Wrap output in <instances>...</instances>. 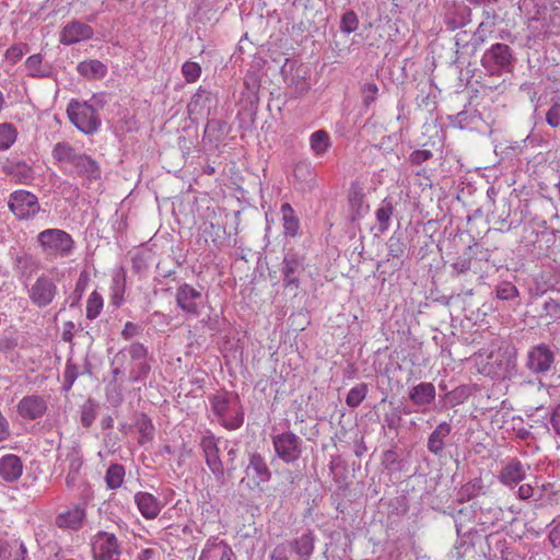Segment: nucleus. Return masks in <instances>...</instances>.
<instances>
[{
  "label": "nucleus",
  "mask_w": 560,
  "mask_h": 560,
  "mask_svg": "<svg viewBox=\"0 0 560 560\" xmlns=\"http://www.w3.org/2000/svg\"><path fill=\"white\" fill-rule=\"evenodd\" d=\"M517 58L513 49L503 43L491 45L481 57V67L489 75L501 77L514 71Z\"/></svg>",
  "instance_id": "obj_1"
},
{
  "label": "nucleus",
  "mask_w": 560,
  "mask_h": 560,
  "mask_svg": "<svg viewBox=\"0 0 560 560\" xmlns=\"http://www.w3.org/2000/svg\"><path fill=\"white\" fill-rule=\"evenodd\" d=\"M212 411L220 423L229 429L236 430L244 422V413L237 394H218L210 398Z\"/></svg>",
  "instance_id": "obj_2"
},
{
  "label": "nucleus",
  "mask_w": 560,
  "mask_h": 560,
  "mask_svg": "<svg viewBox=\"0 0 560 560\" xmlns=\"http://www.w3.org/2000/svg\"><path fill=\"white\" fill-rule=\"evenodd\" d=\"M483 371L494 380L511 378L516 373L515 347L506 345L492 350L487 357Z\"/></svg>",
  "instance_id": "obj_3"
},
{
  "label": "nucleus",
  "mask_w": 560,
  "mask_h": 560,
  "mask_svg": "<svg viewBox=\"0 0 560 560\" xmlns=\"http://www.w3.org/2000/svg\"><path fill=\"white\" fill-rule=\"evenodd\" d=\"M70 121L83 133L92 135L101 126L100 116L94 106L88 102L71 100L67 107Z\"/></svg>",
  "instance_id": "obj_4"
},
{
  "label": "nucleus",
  "mask_w": 560,
  "mask_h": 560,
  "mask_svg": "<svg viewBox=\"0 0 560 560\" xmlns=\"http://www.w3.org/2000/svg\"><path fill=\"white\" fill-rule=\"evenodd\" d=\"M276 456L287 465L295 464L303 453V440L292 431L271 435Z\"/></svg>",
  "instance_id": "obj_5"
},
{
  "label": "nucleus",
  "mask_w": 560,
  "mask_h": 560,
  "mask_svg": "<svg viewBox=\"0 0 560 560\" xmlns=\"http://www.w3.org/2000/svg\"><path fill=\"white\" fill-rule=\"evenodd\" d=\"M43 250L50 255L67 256L73 248V240L69 233L59 229H47L37 235Z\"/></svg>",
  "instance_id": "obj_6"
},
{
  "label": "nucleus",
  "mask_w": 560,
  "mask_h": 560,
  "mask_svg": "<svg viewBox=\"0 0 560 560\" xmlns=\"http://www.w3.org/2000/svg\"><path fill=\"white\" fill-rule=\"evenodd\" d=\"M245 477L242 478L241 485L249 490L260 489L262 483L270 481L272 472L260 453H252L249 460L244 469Z\"/></svg>",
  "instance_id": "obj_7"
},
{
  "label": "nucleus",
  "mask_w": 560,
  "mask_h": 560,
  "mask_svg": "<svg viewBox=\"0 0 560 560\" xmlns=\"http://www.w3.org/2000/svg\"><path fill=\"white\" fill-rule=\"evenodd\" d=\"M9 208L19 220L34 218L40 210L37 197L27 190H16L11 194Z\"/></svg>",
  "instance_id": "obj_8"
},
{
  "label": "nucleus",
  "mask_w": 560,
  "mask_h": 560,
  "mask_svg": "<svg viewBox=\"0 0 560 560\" xmlns=\"http://www.w3.org/2000/svg\"><path fill=\"white\" fill-rule=\"evenodd\" d=\"M555 364V353L546 343H539L527 352L525 366L537 375H545L551 371Z\"/></svg>",
  "instance_id": "obj_9"
},
{
  "label": "nucleus",
  "mask_w": 560,
  "mask_h": 560,
  "mask_svg": "<svg viewBox=\"0 0 560 560\" xmlns=\"http://www.w3.org/2000/svg\"><path fill=\"white\" fill-rule=\"evenodd\" d=\"M218 439L209 433L202 436L200 447L203 453L205 462L210 471L213 474L217 481L224 483V467L220 457V450L218 446Z\"/></svg>",
  "instance_id": "obj_10"
},
{
  "label": "nucleus",
  "mask_w": 560,
  "mask_h": 560,
  "mask_svg": "<svg viewBox=\"0 0 560 560\" xmlns=\"http://www.w3.org/2000/svg\"><path fill=\"white\" fill-rule=\"evenodd\" d=\"M92 552L94 560H118L121 550L114 534L101 530L92 539Z\"/></svg>",
  "instance_id": "obj_11"
},
{
  "label": "nucleus",
  "mask_w": 560,
  "mask_h": 560,
  "mask_svg": "<svg viewBox=\"0 0 560 560\" xmlns=\"http://www.w3.org/2000/svg\"><path fill=\"white\" fill-rule=\"evenodd\" d=\"M57 293L55 281L46 275H42L30 288L28 298L35 306L43 308L51 304Z\"/></svg>",
  "instance_id": "obj_12"
},
{
  "label": "nucleus",
  "mask_w": 560,
  "mask_h": 560,
  "mask_svg": "<svg viewBox=\"0 0 560 560\" xmlns=\"http://www.w3.org/2000/svg\"><path fill=\"white\" fill-rule=\"evenodd\" d=\"M176 304L185 313L198 316L202 304V293L188 283L178 287Z\"/></svg>",
  "instance_id": "obj_13"
},
{
  "label": "nucleus",
  "mask_w": 560,
  "mask_h": 560,
  "mask_svg": "<svg viewBox=\"0 0 560 560\" xmlns=\"http://www.w3.org/2000/svg\"><path fill=\"white\" fill-rule=\"evenodd\" d=\"M283 284L285 288L298 290L300 275L304 271V260L296 253L289 250L282 261Z\"/></svg>",
  "instance_id": "obj_14"
},
{
  "label": "nucleus",
  "mask_w": 560,
  "mask_h": 560,
  "mask_svg": "<svg viewBox=\"0 0 560 560\" xmlns=\"http://www.w3.org/2000/svg\"><path fill=\"white\" fill-rule=\"evenodd\" d=\"M217 102L215 95L210 90L199 86L187 105L189 117L197 119L205 114L209 116L212 106H215Z\"/></svg>",
  "instance_id": "obj_15"
},
{
  "label": "nucleus",
  "mask_w": 560,
  "mask_h": 560,
  "mask_svg": "<svg viewBox=\"0 0 560 560\" xmlns=\"http://www.w3.org/2000/svg\"><path fill=\"white\" fill-rule=\"evenodd\" d=\"M529 468V465L518 458H512L502 466L498 479L502 485L513 488L526 478Z\"/></svg>",
  "instance_id": "obj_16"
},
{
  "label": "nucleus",
  "mask_w": 560,
  "mask_h": 560,
  "mask_svg": "<svg viewBox=\"0 0 560 560\" xmlns=\"http://www.w3.org/2000/svg\"><path fill=\"white\" fill-rule=\"evenodd\" d=\"M68 172L70 175L90 183L101 179L102 176L98 162L86 153H82L75 165Z\"/></svg>",
  "instance_id": "obj_17"
},
{
  "label": "nucleus",
  "mask_w": 560,
  "mask_h": 560,
  "mask_svg": "<svg viewBox=\"0 0 560 560\" xmlns=\"http://www.w3.org/2000/svg\"><path fill=\"white\" fill-rule=\"evenodd\" d=\"M47 411V401L38 395L23 397L18 404L19 415L27 420L42 418Z\"/></svg>",
  "instance_id": "obj_18"
},
{
  "label": "nucleus",
  "mask_w": 560,
  "mask_h": 560,
  "mask_svg": "<svg viewBox=\"0 0 560 560\" xmlns=\"http://www.w3.org/2000/svg\"><path fill=\"white\" fill-rule=\"evenodd\" d=\"M435 396V386L431 382H421L412 386L408 392V398L411 404L422 410H425L428 406L434 402Z\"/></svg>",
  "instance_id": "obj_19"
},
{
  "label": "nucleus",
  "mask_w": 560,
  "mask_h": 560,
  "mask_svg": "<svg viewBox=\"0 0 560 560\" xmlns=\"http://www.w3.org/2000/svg\"><path fill=\"white\" fill-rule=\"evenodd\" d=\"M93 28L80 21L68 23L60 33V43L63 45H72L93 36Z\"/></svg>",
  "instance_id": "obj_20"
},
{
  "label": "nucleus",
  "mask_w": 560,
  "mask_h": 560,
  "mask_svg": "<svg viewBox=\"0 0 560 560\" xmlns=\"http://www.w3.org/2000/svg\"><path fill=\"white\" fill-rule=\"evenodd\" d=\"M471 22V9L465 3L453 4L444 14V23L450 31L462 28Z\"/></svg>",
  "instance_id": "obj_21"
},
{
  "label": "nucleus",
  "mask_w": 560,
  "mask_h": 560,
  "mask_svg": "<svg viewBox=\"0 0 560 560\" xmlns=\"http://www.w3.org/2000/svg\"><path fill=\"white\" fill-rule=\"evenodd\" d=\"M452 432V424L443 421L430 433L427 442L428 451L434 456L441 457L446 447V440Z\"/></svg>",
  "instance_id": "obj_22"
},
{
  "label": "nucleus",
  "mask_w": 560,
  "mask_h": 560,
  "mask_svg": "<svg viewBox=\"0 0 560 560\" xmlns=\"http://www.w3.org/2000/svg\"><path fill=\"white\" fill-rule=\"evenodd\" d=\"M83 152L78 151L67 141L57 142L51 151L54 160H56L65 170L66 166L72 168Z\"/></svg>",
  "instance_id": "obj_23"
},
{
  "label": "nucleus",
  "mask_w": 560,
  "mask_h": 560,
  "mask_svg": "<svg viewBox=\"0 0 560 560\" xmlns=\"http://www.w3.org/2000/svg\"><path fill=\"white\" fill-rule=\"evenodd\" d=\"M135 502L141 515L147 520H154L162 510L161 502L149 492L140 491L136 493Z\"/></svg>",
  "instance_id": "obj_24"
},
{
  "label": "nucleus",
  "mask_w": 560,
  "mask_h": 560,
  "mask_svg": "<svg viewBox=\"0 0 560 560\" xmlns=\"http://www.w3.org/2000/svg\"><path fill=\"white\" fill-rule=\"evenodd\" d=\"M23 472V464L19 456L8 454L0 458V477L5 482L16 481Z\"/></svg>",
  "instance_id": "obj_25"
},
{
  "label": "nucleus",
  "mask_w": 560,
  "mask_h": 560,
  "mask_svg": "<svg viewBox=\"0 0 560 560\" xmlns=\"http://www.w3.org/2000/svg\"><path fill=\"white\" fill-rule=\"evenodd\" d=\"M84 520H85V510L83 508L75 506L74 509H72L70 511L60 513L56 517V524L60 528L78 530L83 526Z\"/></svg>",
  "instance_id": "obj_26"
},
{
  "label": "nucleus",
  "mask_w": 560,
  "mask_h": 560,
  "mask_svg": "<svg viewBox=\"0 0 560 560\" xmlns=\"http://www.w3.org/2000/svg\"><path fill=\"white\" fill-rule=\"evenodd\" d=\"M27 549L24 542L0 541V560H26Z\"/></svg>",
  "instance_id": "obj_27"
},
{
  "label": "nucleus",
  "mask_w": 560,
  "mask_h": 560,
  "mask_svg": "<svg viewBox=\"0 0 560 560\" xmlns=\"http://www.w3.org/2000/svg\"><path fill=\"white\" fill-rule=\"evenodd\" d=\"M350 219L352 222L362 219L369 210L361 189H352L349 194Z\"/></svg>",
  "instance_id": "obj_28"
},
{
  "label": "nucleus",
  "mask_w": 560,
  "mask_h": 560,
  "mask_svg": "<svg viewBox=\"0 0 560 560\" xmlns=\"http://www.w3.org/2000/svg\"><path fill=\"white\" fill-rule=\"evenodd\" d=\"M283 231L285 236L295 237L300 231V220L292 206L284 202L281 206Z\"/></svg>",
  "instance_id": "obj_29"
},
{
  "label": "nucleus",
  "mask_w": 560,
  "mask_h": 560,
  "mask_svg": "<svg viewBox=\"0 0 560 560\" xmlns=\"http://www.w3.org/2000/svg\"><path fill=\"white\" fill-rule=\"evenodd\" d=\"M77 70L82 77L88 79H102L107 73V67L96 59L80 62Z\"/></svg>",
  "instance_id": "obj_30"
},
{
  "label": "nucleus",
  "mask_w": 560,
  "mask_h": 560,
  "mask_svg": "<svg viewBox=\"0 0 560 560\" xmlns=\"http://www.w3.org/2000/svg\"><path fill=\"white\" fill-rule=\"evenodd\" d=\"M66 460L68 462V472L66 476V485L69 489H73L79 481L80 470L83 465V460L77 452H70L67 455Z\"/></svg>",
  "instance_id": "obj_31"
},
{
  "label": "nucleus",
  "mask_w": 560,
  "mask_h": 560,
  "mask_svg": "<svg viewBox=\"0 0 560 560\" xmlns=\"http://www.w3.org/2000/svg\"><path fill=\"white\" fill-rule=\"evenodd\" d=\"M306 72L302 68H298L295 73L288 82V88L293 97L298 98L306 94L310 89V82L306 79Z\"/></svg>",
  "instance_id": "obj_32"
},
{
  "label": "nucleus",
  "mask_w": 560,
  "mask_h": 560,
  "mask_svg": "<svg viewBox=\"0 0 560 560\" xmlns=\"http://www.w3.org/2000/svg\"><path fill=\"white\" fill-rule=\"evenodd\" d=\"M483 482L481 478H474L463 485L457 493V501L460 503L470 501L471 499L483 493Z\"/></svg>",
  "instance_id": "obj_33"
},
{
  "label": "nucleus",
  "mask_w": 560,
  "mask_h": 560,
  "mask_svg": "<svg viewBox=\"0 0 560 560\" xmlns=\"http://www.w3.org/2000/svg\"><path fill=\"white\" fill-rule=\"evenodd\" d=\"M291 547L299 557L307 559L314 550V535L311 532L302 534L291 542Z\"/></svg>",
  "instance_id": "obj_34"
},
{
  "label": "nucleus",
  "mask_w": 560,
  "mask_h": 560,
  "mask_svg": "<svg viewBox=\"0 0 560 560\" xmlns=\"http://www.w3.org/2000/svg\"><path fill=\"white\" fill-rule=\"evenodd\" d=\"M5 172L21 184H28L34 178L32 167L24 162L11 163L7 165Z\"/></svg>",
  "instance_id": "obj_35"
},
{
  "label": "nucleus",
  "mask_w": 560,
  "mask_h": 560,
  "mask_svg": "<svg viewBox=\"0 0 560 560\" xmlns=\"http://www.w3.org/2000/svg\"><path fill=\"white\" fill-rule=\"evenodd\" d=\"M310 144L315 155H323L331 145L329 133L324 129L313 132Z\"/></svg>",
  "instance_id": "obj_36"
},
{
  "label": "nucleus",
  "mask_w": 560,
  "mask_h": 560,
  "mask_svg": "<svg viewBox=\"0 0 560 560\" xmlns=\"http://www.w3.org/2000/svg\"><path fill=\"white\" fill-rule=\"evenodd\" d=\"M394 213V206L387 198L382 201L381 207L376 210L375 217L378 223L377 230L380 233H384L388 230L390 218Z\"/></svg>",
  "instance_id": "obj_37"
},
{
  "label": "nucleus",
  "mask_w": 560,
  "mask_h": 560,
  "mask_svg": "<svg viewBox=\"0 0 560 560\" xmlns=\"http://www.w3.org/2000/svg\"><path fill=\"white\" fill-rule=\"evenodd\" d=\"M135 427L140 433L139 444H144L153 439L154 425L145 413H140L137 417Z\"/></svg>",
  "instance_id": "obj_38"
},
{
  "label": "nucleus",
  "mask_w": 560,
  "mask_h": 560,
  "mask_svg": "<svg viewBox=\"0 0 560 560\" xmlns=\"http://www.w3.org/2000/svg\"><path fill=\"white\" fill-rule=\"evenodd\" d=\"M125 467L120 464H112L107 468L105 481L109 489L114 490L121 486L125 478Z\"/></svg>",
  "instance_id": "obj_39"
},
{
  "label": "nucleus",
  "mask_w": 560,
  "mask_h": 560,
  "mask_svg": "<svg viewBox=\"0 0 560 560\" xmlns=\"http://www.w3.org/2000/svg\"><path fill=\"white\" fill-rule=\"evenodd\" d=\"M25 68L31 77L46 78L49 75V71L43 67L40 54L30 56L25 61Z\"/></svg>",
  "instance_id": "obj_40"
},
{
  "label": "nucleus",
  "mask_w": 560,
  "mask_h": 560,
  "mask_svg": "<svg viewBox=\"0 0 560 560\" xmlns=\"http://www.w3.org/2000/svg\"><path fill=\"white\" fill-rule=\"evenodd\" d=\"M226 133V122L221 119H209L205 128V137L210 141H219Z\"/></svg>",
  "instance_id": "obj_41"
},
{
  "label": "nucleus",
  "mask_w": 560,
  "mask_h": 560,
  "mask_svg": "<svg viewBox=\"0 0 560 560\" xmlns=\"http://www.w3.org/2000/svg\"><path fill=\"white\" fill-rule=\"evenodd\" d=\"M293 177L296 182L310 185L314 182L315 175L310 162L301 161L293 168Z\"/></svg>",
  "instance_id": "obj_42"
},
{
  "label": "nucleus",
  "mask_w": 560,
  "mask_h": 560,
  "mask_svg": "<svg viewBox=\"0 0 560 560\" xmlns=\"http://www.w3.org/2000/svg\"><path fill=\"white\" fill-rule=\"evenodd\" d=\"M98 410V404L93 399L89 398L81 406V417L80 421L84 428H90L94 422Z\"/></svg>",
  "instance_id": "obj_43"
},
{
  "label": "nucleus",
  "mask_w": 560,
  "mask_h": 560,
  "mask_svg": "<svg viewBox=\"0 0 560 560\" xmlns=\"http://www.w3.org/2000/svg\"><path fill=\"white\" fill-rule=\"evenodd\" d=\"M368 392V384H358L348 392V395L346 397V404L351 408H357L365 399Z\"/></svg>",
  "instance_id": "obj_44"
},
{
  "label": "nucleus",
  "mask_w": 560,
  "mask_h": 560,
  "mask_svg": "<svg viewBox=\"0 0 560 560\" xmlns=\"http://www.w3.org/2000/svg\"><path fill=\"white\" fill-rule=\"evenodd\" d=\"M388 256L393 258H400L405 255L406 244L402 234L394 233L386 243Z\"/></svg>",
  "instance_id": "obj_45"
},
{
  "label": "nucleus",
  "mask_w": 560,
  "mask_h": 560,
  "mask_svg": "<svg viewBox=\"0 0 560 560\" xmlns=\"http://www.w3.org/2000/svg\"><path fill=\"white\" fill-rule=\"evenodd\" d=\"M546 124L551 128H560V96L551 97V105L545 115Z\"/></svg>",
  "instance_id": "obj_46"
},
{
  "label": "nucleus",
  "mask_w": 560,
  "mask_h": 560,
  "mask_svg": "<svg viewBox=\"0 0 560 560\" xmlns=\"http://www.w3.org/2000/svg\"><path fill=\"white\" fill-rule=\"evenodd\" d=\"M150 371L151 365L148 363V361L133 362V365L129 372V380L132 383L142 382L148 377Z\"/></svg>",
  "instance_id": "obj_47"
},
{
  "label": "nucleus",
  "mask_w": 560,
  "mask_h": 560,
  "mask_svg": "<svg viewBox=\"0 0 560 560\" xmlns=\"http://www.w3.org/2000/svg\"><path fill=\"white\" fill-rule=\"evenodd\" d=\"M16 139V130L11 124L0 125V150L9 149Z\"/></svg>",
  "instance_id": "obj_48"
},
{
  "label": "nucleus",
  "mask_w": 560,
  "mask_h": 560,
  "mask_svg": "<svg viewBox=\"0 0 560 560\" xmlns=\"http://www.w3.org/2000/svg\"><path fill=\"white\" fill-rule=\"evenodd\" d=\"M469 387L466 385H462L446 393L445 399L451 405V407H455L459 404H463L469 397Z\"/></svg>",
  "instance_id": "obj_49"
},
{
  "label": "nucleus",
  "mask_w": 560,
  "mask_h": 560,
  "mask_svg": "<svg viewBox=\"0 0 560 560\" xmlns=\"http://www.w3.org/2000/svg\"><path fill=\"white\" fill-rule=\"evenodd\" d=\"M103 308V299L101 294H98L96 291H94L89 300L86 305V317L89 319H94L98 316L101 313V310Z\"/></svg>",
  "instance_id": "obj_50"
},
{
  "label": "nucleus",
  "mask_w": 560,
  "mask_h": 560,
  "mask_svg": "<svg viewBox=\"0 0 560 560\" xmlns=\"http://www.w3.org/2000/svg\"><path fill=\"white\" fill-rule=\"evenodd\" d=\"M452 516L455 522L457 535H462L466 521L472 520L474 511L471 508H463L453 513Z\"/></svg>",
  "instance_id": "obj_51"
},
{
  "label": "nucleus",
  "mask_w": 560,
  "mask_h": 560,
  "mask_svg": "<svg viewBox=\"0 0 560 560\" xmlns=\"http://www.w3.org/2000/svg\"><path fill=\"white\" fill-rule=\"evenodd\" d=\"M125 350L128 352L132 362L147 361L149 351L141 342H131Z\"/></svg>",
  "instance_id": "obj_52"
},
{
  "label": "nucleus",
  "mask_w": 560,
  "mask_h": 560,
  "mask_svg": "<svg viewBox=\"0 0 560 560\" xmlns=\"http://www.w3.org/2000/svg\"><path fill=\"white\" fill-rule=\"evenodd\" d=\"M359 26V19L354 11L350 10L342 14L340 31L347 34L354 32Z\"/></svg>",
  "instance_id": "obj_53"
},
{
  "label": "nucleus",
  "mask_w": 560,
  "mask_h": 560,
  "mask_svg": "<svg viewBox=\"0 0 560 560\" xmlns=\"http://www.w3.org/2000/svg\"><path fill=\"white\" fill-rule=\"evenodd\" d=\"M382 463L385 469L389 471L401 470V460L399 459L397 452L393 448L383 453Z\"/></svg>",
  "instance_id": "obj_54"
},
{
  "label": "nucleus",
  "mask_w": 560,
  "mask_h": 560,
  "mask_svg": "<svg viewBox=\"0 0 560 560\" xmlns=\"http://www.w3.org/2000/svg\"><path fill=\"white\" fill-rule=\"evenodd\" d=\"M182 73L188 83L196 82L201 74V67L194 61H186L182 66Z\"/></svg>",
  "instance_id": "obj_55"
},
{
  "label": "nucleus",
  "mask_w": 560,
  "mask_h": 560,
  "mask_svg": "<svg viewBox=\"0 0 560 560\" xmlns=\"http://www.w3.org/2000/svg\"><path fill=\"white\" fill-rule=\"evenodd\" d=\"M362 103L365 107H370L377 97L378 88L373 82H366L362 85Z\"/></svg>",
  "instance_id": "obj_56"
},
{
  "label": "nucleus",
  "mask_w": 560,
  "mask_h": 560,
  "mask_svg": "<svg viewBox=\"0 0 560 560\" xmlns=\"http://www.w3.org/2000/svg\"><path fill=\"white\" fill-rule=\"evenodd\" d=\"M244 86L252 96L257 97L260 90V78L255 71H248L244 77Z\"/></svg>",
  "instance_id": "obj_57"
},
{
  "label": "nucleus",
  "mask_w": 560,
  "mask_h": 560,
  "mask_svg": "<svg viewBox=\"0 0 560 560\" xmlns=\"http://www.w3.org/2000/svg\"><path fill=\"white\" fill-rule=\"evenodd\" d=\"M518 296L517 288L511 282H503L497 289V298L503 301H509Z\"/></svg>",
  "instance_id": "obj_58"
},
{
  "label": "nucleus",
  "mask_w": 560,
  "mask_h": 560,
  "mask_svg": "<svg viewBox=\"0 0 560 560\" xmlns=\"http://www.w3.org/2000/svg\"><path fill=\"white\" fill-rule=\"evenodd\" d=\"M90 278L88 272L82 271L77 280L74 291L72 293L73 301L71 303V306H73L81 298L83 292L86 290L89 284Z\"/></svg>",
  "instance_id": "obj_59"
},
{
  "label": "nucleus",
  "mask_w": 560,
  "mask_h": 560,
  "mask_svg": "<svg viewBox=\"0 0 560 560\" xmlns=\"http://www.w3.org/2000/svg\"><path fill=\"white\" fill-rule=\"evenodd\" d=\"M401 415L398 408H393L384 415V425L389 429L397 430L401 425Z\"/></svg>",
  "instance_id": "obj_60"
},
{
  "label": "nucleus",
  "mask_w": 560,
  "mask_h": 560,
  "mask_svg": "<svg viewBox=\"0 0 560 560\" xmlns=\"http://www.w3.org/2000/svg\"><path fill=\"white\" fill-rule=\"evenodd\" d=\"M545 316L556 320L560 319V302L553 299H548L542 305Z\"/></svg>",
  "instance_id": "obj_61"
},
{
  "label": "nucleus",
  "mask_w": 560,
  "mask_h": 560,
  "mask_svg": "<svg viewBox=\"0 0 560 560\" xmlns=\"http://www.w3.org/2000/svg\"><path fill=\"white\" fill-rule=\"evenodd\" d=\"M433 158V153L430 150L421 149L415 150L409 155V161L413 165H420L425 161H429Z\"/></svg>",
  "instance_id": "obj_62"
},
{
  "label": "nucleus",
  "mask_w": 560,
  "mask_h": 560,
  "mask_svg": "<svg viewBox=\"0 0 560 560\" xmlns=\"http://www.w3.org/2000/svg\"><path fill=\"white\" fill-rule=\"evenodd\" d=\"M472 39L471 35L466 31L458 32L455 35V47L456 54L463 52L469 46V42Z\"/></svg>",
  "instance_id": "obj_63"
},
{
  "label": "nucleus",
  "mask_w": 560,
  "mask_h": 560,
  "mask_svg": "<svg viewBox=\"0 0 560 560\" xmlns=\"http://www.w3.org/2000/svg\"><path fill=\"white\" fill-rule=\"evenodd\" d=\"M549 423L553 432L560 436V404L555 406L550 411Z\"/></svg>",
  "instance_id": "obj_64"
}]
</instances>
